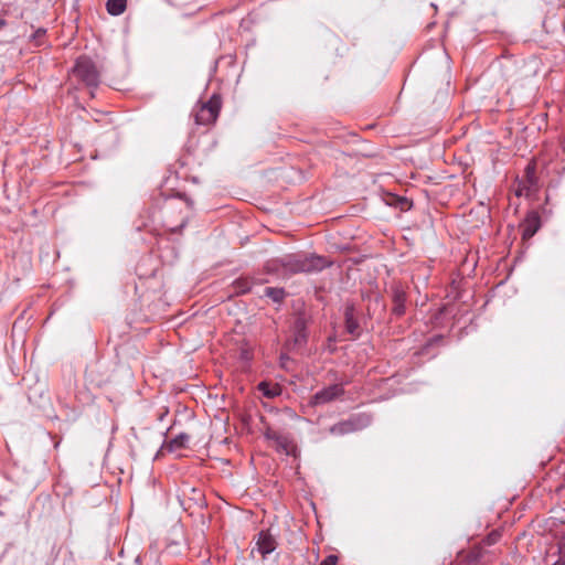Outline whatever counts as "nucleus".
Here are the masks:
<instances>
[{"label":"nucleus","instance_id":"f257e3e1","mask_svg":"<svg viewBox=\"0 0 565 565\" xmlns=\"http://www.w3.org/2000/svg\"><path fill=\"white\" fill-rule=\"evenodd\" d=\"M281 267L290 274H312L330 266V262L315 254H289L279 259Z\"/></svg>","mask_w":565,"mask_h":565},{"label":"nucleus","instance_id":"9d476101","mask_svg":"<svg viewBox=\"0 0 565 565\" xmlns=\"http://www.w3.org/2000/svg\"><path fill=\"white\" fill-rule=\"evenodd\" d=\"M392 300H393L392 312L396 317L403 316L406 310V300H407L406 292L401 288H395L393 290V299Z\"/></svg>","mask_w":565,"mask_h":565},{"label":"nucleus","instance_id":"412c9836","mask_svg":"<svg viewBox=\"0 0 565 565\" xmlns=\"http://www.w3.org/2000/svg\"><path fill=\"white\" fill-rule=\"evenodd\" d=\"M44 33H45V31H43V30H39V31H36V33H35V38H41Z\"/></svg>","mask_w":565,"mask_h":565},{"label":"nucleus","instance_id":"a211bd4d","mask_svg":"<svg viewBox=\"0 0 565 565\" xmlns=\"http://www.w3.org/2000/svg\"><path fill=\"white\" fill-rule=\"evenodd\" d=\"M535 232H536V228L527 227V228L524 230V234L523 235L526 236V237H531V236H533L535 234Z\"/></svg>","mask_w":565,"mask_h":565},{"label":"nucleus","instance_id":"4be33fe9","mask_svg":"<svg viewBox=\"0 0 565 565\" xmlns=\"http://www.w3.org/2000/svg\"><path fill=\"white\" fill-rule=\"evenodd\" d=\"M374 298H375V301H376V302H380V301H381V297H380L379 295H375V296H374Z\"/></svg>","mask_w":565,"mask_h":565},{"label":"nucleus","instance_id":"6ab92c4d","mask_svg":"<svg viewBox=\"0 0 565 565\" xmlns=\"http://www.w3.org/2000/svg\"><path fill=\"white\" fill-rule=\"evenodd\" d=\"M242 358L245 360H248V359H250V353L247 350H243Z\"/></svg>","mask_w":565,"mask_h":565},{"label":"nucleus","instance_id":"f3484780","mask_svg":"<svg viewBox=\"0 0 565 565\" xmlns=\"http://www.w3.org/2000/svg\"><path fill=\"white\" fill-rule=\"evenodd\" d=\"M338 562V556L337 555H328L322 562L320 565H335Z\"/></svg>","mask_w":565,"mask_h":565},{"label":"nucleus","instance_id":"7ed1b4c3","mask_svg":"<svg viewBox=\"0 0 565 565\" xmlns=\"http://www.w3.org/2000/svg\"><path fill=\"white\" fill-rule=\"evenodd\" d=\"M74 74L89 87H96L99 83L96 66L88 57L81 56L77 58Z\"/></svg>","mask_w":565,"mask_h":565},{"label":"nucleus","instance_id":"4468645a","mask_svg":"<svg viewBox=\"0 0 565 565\" xmlns=\"http://www.w3.org/2000/svg\"><path fill=\"white\" fill-rule=\"evenodd\" d=\"M233 287L235 294H246L252 289V281L248 278H238Z\"/></svg>","mask_w":565,"mask_h":565},{"label":"nucleus","instance_id":"6e6552de","mask_svg":"<svg viewBox=\"0 0 565 565\" xmlns=\"http://www.w3.org/2000/svg\"><path fill=\"white\" fill-rule=\"evenodd\" d=\"M256 546L259 554L263 557H266L268 554L276 550L277 543L276 540L269 533L262 531L258 534Z\"/></svg>","mask_w":565,"mask_h":565},{"label":"nucleus","instance_id":"dca6fc26","mask_svg":"<svg viewBox=\"0 0 565 565\" xmlns=\"http://www.w3.org/2000/svg\"><path fill=\"white\" fill-rule=\"evenodd\" d=\"M266 295L270 297L274 301L279 302L282 300L285 292L282 289L267 288Z\"/></svg>","mask_w":565,"mask_h":565},{"label":"nucleus","instance_id":"2eb2a0df","mask_svg":"<svg viewBox=\"0 0 565 565\" xmlns=\"http://www.w3.org/2000/svg\"><path fill=\"white\" fill-rule=\"evenodd\" d=\"M266 437L268 439L275 440L277 443L278 447L282 448L287 454L289 452V450H288V440L285 437L278 435L275 431H268L266 434Z\"/></svg>","mask_w":565,"mask_h":565},{"label":"nucleus","instance_id":"ddd939ff","mask_svg":"<svg viewBox=\"0 0 565 565\" xmlns=\"http://www.w3.org/2000/svg\"><path fill=\"white\" fill-rule=\"evenodd\" d=\"M127 7V0H107L106 8L109 14L119 15Z\"/></svg>","mask_w":565,"mask_h":565},{"label":"nucleus","instance_id":"1a4fd4ad","mask_svg":"<svg viewBox=\"0 0 565 565\" xmlns=\"http://www.w3.org/2000/svg\"><path fill=\"white\" fill-rule=\"evenodd\" d=\"M344 320H345V329L352 335H359L360 333V324L355 317V308L354 305L349 303L345 306L344 310Z\"/></svg>","mask_w":565,"mask_h":565},{"label":"nucleus","instance_id":"f03ea898","mask_svg":"<svg viewBox=\"0 0 565 565\" xmlns=\"http://www.w3.org/2000/svg\"><path fill=\"white\" fill-rule=\"evenodd\" d=\"M221 109V98L213 95L207 102L198 104L193 110V117L198 125L214 124Z\"/></svg>","mask_w":565,"mask_h":565},{"label":"nucleus","instance_id":"aec40b11","mask_svg":"<svg viewBox=\"0 0 565 565\" xmlns=\"http://www.w3.org/2000/svg\"><path fill=\"white\" fill-rule=\"evenodd\" d=\"M7 25V22L3 18L0 17V30Z\"/></svg>","mask_w":565,"mask_h":565},{"label":"nucleus","instance_id":"f8f14e48","mask_svg":"<svg viewBox=\"0 0 565 565\" xmlns=\"http://www.w3.org/2000/svg\"><path fill=\"white\" fill-rule=\"evenodd\" d=\"M258 391L267 398H274L281 394V387L277 383L260 382Z\"/></svg>","mask_w":565,"mask_h":565},{"label":"nucleus","instance_id":"20e7f679","mask_svg":"<svg viewBox=\"0 0 565 565\" xmlns=\"http://www.w3.org/2000/svg\"><path fill=\"white\" fill-rule=\"evenodd\" d=\"M370 424L367 415H354L348 420L340 422L330 428L332 435H345L355 430L362 429Z\"/></svg>","mask_w":565,"mask_h":565},{"label":"nucleus","instance_id":"0eeeda50","mask_svg":"<svg viewBox=\"0 0 565 565\" xmlns=\"http://www.w3.org/2000/svg\"><path fill=\"white\" fill-rule=\"evenodd\" d=\"M307 320L302 316H298L291 327V341L294 347L301 348L307 343Z\"/></svg>","mask_w":565,"mask_h":565},{"label":"nucleus","instance_id":"9b49d317","mask_svg":"<svg viewBox=\"0 0 565 565\" xmlns=\"http://www.w3.org/2000/svg\"><path fill=\"white\" fill-rule=\"evenodd\" d=\"M189 441H190V435H188L185 433H181V434L177 435L174 438H171L170 440H168L163 447L168 451L172 452V451H177V450L186 448Z\"/></svg>","mask_w":565,"mask_h":565},{"label":"nucleus","instance_id":"423d86ee","mask_svg":"<svg viewBox=\"0 0 565 565\" xmlns=\"http://www.w3.org/2000/svg\"><path fill=\"white\" fill-rule=\"evenodd\" d=\"M537 190V178L535 174V166L533 163H529L524 171V177L520 182V186L518 190V194L530 195Z\"/></svg>","mask_w":565,"mask_h":565},{"label":"nucleus","instance_id":"39448f33","mask_svg":"<svg viewBox=\"0 0 565 565\" xmlns=\"http://www.w3.org/2000/svg\"><path fill=\"white\" fill-rule=\"evenodd\" d=\"M343 394L344 387L342 383L332 384L313 394L309 404L311 406L324 405L342 397Z\"/></svg>","mask_w":565,"mask_h":565}]
</instances>
